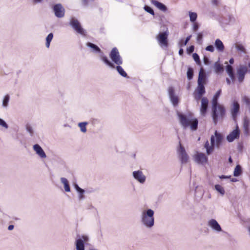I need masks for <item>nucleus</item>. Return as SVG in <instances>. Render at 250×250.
I'll use <instances>...</instances> for the list:
<instances>
[{
	"mask_svg": "<svg viewBox=\"0 0 250 250\" xmlns=\"http://www.w3.org/2000/svg\"><path fill=\"white\" fill-rule=\"evenodd\" d=\"M242 170L241 167L238 165L236 166L233 171V175L235 177L239 176L242 173Z\"/></svg>",
	"mask_w": 250,
	"mask_h": 250,
	"instance_id": "2f4dec72",
	"label": "nucleus"
},
{
	"mask_svg": "<svg viewBox=\"0 0 250 250\" xmlns=\"http://www.w3.org/2000/svg\"><path fill=\"white\" fill-rule=\"evenodd\" d=\"M213 68L216 73L219 74L224 71V68L222 64H221L218 62H215L213 65Z\"/></svg>",
	"mask_w": 250,
	"mask_h": 250,
	"instance_id": "b1692460",
	"label": "nucleus"
},
{
	"mask_svg": "<svg viewBox=\"0 0 250 250\" xmlns=\"http://www.w3.org/2000/svg\"><path fill=\"white\" fill-rule=\"evenodd\" d=\"M205 93V88L203 83H198V86L193 93L195 100L198 101L202 99V96Z\"/></svg>",
	"mask_w": 250,
	"mask_h": 250,
	"instance_id": "0eeeda50",
	"label": "nucleus"
},
{
	"mask_svg": "<svg viewBox=\"0 0 250 250\" xmlns=\"http://www.w3.org/2000/svg\"><path fill=\"white\" fill-rule=\"evenodd\" d=\"M229 62L230 64H232L234 63V59L233 58H231L229 60Z\"/></svg>",
	"mask_w": 250,
	"mask_h": 250,
	"instance_id": "e2e57ef3",
	"label": "nucleus"
},
{
	"mask_svg": "<svg viewBox=\"0 0 250 250\" xmlns=\"http://www.w3.org/2000/svg\"><path fill=\"white\" fill-rule=\"evenodd\" d=\"M79 194V198L80 200H83L84 199V196L83 195L84 193L85 192L84 190L83 189V192H78Z\"/></svg>",
	"mask_w": 250,
	"mask_h": 250,
	"instance_id": "09e8293b",
	"label": "nucleus"
},
{
	"mask_svg": "<svg viewBox=\"0 0 250 250\" xmlns=\"http://www.w3.org/2000/svg\"><path fill=\"white\" fill-rule=\"evenodd\" d=\"M26 129L31 136H33L34 134V130L33 127L30 125H26Z\"/></svg>",
	"mask_w": 250,
	"mask_h": 250,
	"instance_id": "37998d69",
	"label": "nucleus"
},
{
	"mask_svg": "<svg viewBox=\"0 0 250 250\" xmlns=\"http://www.w3.org/2000/svg\"><path fill=\"white\" fill-rule=\"evenodd\" d=\"M183 53H184V50L182 48H180L179 50V54L180 55H182L183 54Z\"/></svg>",
	"mask_w": 250,
	"mask_h": 250,
	"instance_id": "13d9d810",
	"label": "nucleus"
},
{
	"mask_svg": "<svg viewBox=\"0 0 250 250\" xmlns=\"http://www.w3.org/2000/svg\"><path fill=\"white\" fill-rule=\"evenodd\" d=\"M10 98V95L8 94H6L3 97L2 103V106L3 108H7Z\"/></svg>",
	"mask_w": 250,
	"mask_h": 250,
	"instance_id": "7c9ffc66",
	"label": "nucleus"
},
{
	"mask_svg": "<svg viewBox=\"0 0 250 250\" xmlns=\"http://www.w3.org/2000/svg\"><path fill=\"white\" fill-rule=\"evenodd\" d=\"M195 161L200 164H204L207 163L208 158L204 153H197L194 156Z\"/></svg>",
	"mask_w": 250,
	"mask_h": 250,
	"instance_id": "2eb2a0df",
	"label": "nucleus"
},
{
	"mask_svg": "<svg viewBox=\"0 0 250 250\" xmlns=\"http://www.w3.org/2000/svg\"><path fill=\"white\" fill-rule=\"evenodd\" d=\"M144 8L146 12L149 13L152 15H154V11L150 7L147 5H145Z\"/></svg>",
	"mask_w": 250,
	"mask_h": 250,
	"instance_id": "79ce46f5",
	"label": "nucleus"
},
{
	"mask_svg": "<svg viewBox=\"0 0 250 250\" xmlns=\"http://www.w3.org/2000/svg\"><path fill=\"white\" fill-rule=\"evenodd\" d=\"M202 38H203V34L202 33H199L197 34V42L201 44L202 43Z\"/></svg>",
	"mask_w": 250,
	"mask_h": 250,
	"instance_id": "49530a36",
	"label": "nucleus"
},
{
	"mask_svg": "<svg viewBox=\"0 0 250 250\" xmlns=\"http://www.w3.org/2000/svg\"><path fill=\"white\" fill-rule=\"evenodd\" d=\"M83 4H85L87 3V0H83Z\"/></svg>",
	"mask_w": 250,
	"mask_h": 250,
	"instance_id": "774afa93",
	"label": "nucleus"
},
{
	"mask_svg": "<svg viewBox=\"0 0 250 250\" xmlns=\"http://www.w3.org/2000/svg\"><path fill=\"white\" fill-rule=\"evenodd\" d=\"M42 0H33L34 3H37L41 2Z\"/></svg>",
	"mask_w": 250,
	"mask_h": 250,
	"instance_id": "680f3d73",
	"label": "nucleus"
},
{
	"mask_svg": "<svg viewBox=\"0 0 250 250\" xmlns=\"http://www.w3.org/2000/svg\"><path fill=\"white\" fill-rule=\"evenodd\" d=\"M215 46L219 51L222 52L224 50V45L220 39H216L215 40Z\"/></svg>",
	"mask_w": 250,
	"mask_h": 250,
	"instance_id": "a878e982",
	"label": "nucleus"
},
{
	"mask_svg": "<svg viewBox=\"0 0 250 250\" xmlns=\"http://www.w3.org/2000/svg\"><path fill=\"white\" fill-rule=\"evenodd\" d=\"M192 57L197 64L200 63V58H199V55L197 54H196V53L193 54Z\"/></svg>",
	"mask_w": 250,
	"mask_h": 250,
	"instance_id": "c03bdc74",
	"label": "nucleus"
},
{
	"mask_svg": "<svg viewBox=\"0 0 250 250\" xmlns=\"http://www.w3.org/2000/svg\"><path fill=\"white\" fill-rule=\"evenodd\" d=\"M53 38V33H51L48 35L46 38V43L45 45L47 48H49L50 46V42H51Z\"/></svg>",
	"mask_w": 250,
	"mask_h": 250,
	"instance_id": "72a5a7b5",
	"label": "nucleus"
},
{
	"mask_svg": "<svg viewBox=\"0 0 250 250\" xmlns=\"http://www.w3.org/2000/svg\"><path fill=\"white\" fill-rule=\"evenodd\" d=\"M226 72L229 76L231 80L233 83L235 80V77L233 73L232 66L230 65H227L226 68Z\"/></svg>",
	"mask_w": 250,
	"mask_h": 250,
	"instance_id": "4be33fe9",
	"label": "nucleus"
},
{
	"mask_svg": "<svg viewBox=\"0 0 250 250\" xmlns=\"http://www.w3.org/2000/svg\"><path fill=\"white\" fill-rule=\"evenodd\" d=\"M242 102L245 104L246 107L250 104V98L247 96H242Z\"/></svg>",
	"mask_w": 250,
	"mask_h": 250,
	"instance_id": "c9c22d12",
	"label": "nucleus"
},
{
	"mask_svg": "<svg viewBox=\"0 0 250 250\" xmlns=\"http://www.w3.org/2000/svg\"><path fill=\"white\" fill-rule=\"evenodd\" d=\"M133 178L140 184H144L146 180V176L143 174L142 170H138L132 172Z\"/></svg>",
	"mask_w": 250,
	"mask_h": 250,
	"instance_id": "9d476101",
	"label": "nucleus"
},
{
	"mask_svg": "<svg viewBox=\"0 0 250 250\" xmlns=\"http://www.w3.org/2000/svg\"><path fill=\"white\" fill-rule=\"evenodd\" d=\"M208 226L210 227L213 230L219 232L222 231V229L220 225L215 219H212L208 221Z\"/></svg>",
	"mask_w": 250,
	"mask_h": 250,
	"instance_id": "f3484780",
	"label": "nucleus"
},
{
	"mask_svg": "<svg viewBox=\"0 0 250 250\" xmlns=\"http://www.w3.org/2000/svg\"><path fill=\"white\" fill-rule=\"evenodd\" d=\"M248 72V67L247 65L240 64L236 69V76L239 83H242Z\"/></svg>",
	"mask_w": 250,
	"mask_h": 250,
	"instance_id": "423d86ee",
	"label": "nucleus"
},
{
	"mask_svg": "<svg viewBox=\"0 0 250 250\" xmlns=\"http://www.w3.org/2000/svg\"><path fill=\"white\" fill-rule=\"evenodd\" d=\"M230 177V176H225V175H221L219 176L220 179H228Z\"/></svg>",
	"mask_w": 250,
	"mask_h": 250,
	"instance_id": "4d7b16f0",
	"label": "nucleus"
},
{
	"mask_svg": "<svg viewBox=\"0 0 250 250\" xmlns=\"http://www.w3.org/2000/svg\"><path fill=\"white\" fill-rule=\"evenodd\" d=\"M0 125L6 129L8 128V125L1 118H0Z\"/></svg>",
	"mask_w": 250,
	"mask_h": 250,
	"instance_id": "a18cd8bd",
	"label": "nucleus"
},
{
	"mask_svg": "<svg viewBox=\"0 0 250 250\" xmlns=\"http://www.w3.org/2000/svg\"><path fill=\"white\" fill-rule=\"evenodd\" d=\"M140 222L146 228L150 229L154 226V211L150 208L143 209L140 214Z\"/></svg>",
	"mask_w": 250,
	"mask_h": 250,
	"instance_id": "f257e3e1",
	"label": "nucleus"
},
{
	"mask_svg": "<svg viewBox=\"0 0 250 250\" xmlns=\"http://www.w3.org/2000/svg\"><path fill=\"white\" fill-rule=\"evenodd\" d=\"M55 16L58 18H62L64 15L65 10L61 4H57L53 7Z\"/></svg>",
	"mask_w": 250,
	"mask_h": 250,
	"instance_id": "f8f14e48",
	"label": "nucleus"
},
{
	"mask_svg": "<svg viewBox=\"0 0 250 250\" xmlns=\"http://www.w3.org/2000/svg\"><path fill=\"white\" fill-rule=\"evenodd\" d=\"M168 91L171 103L174 106H176L178 104V98L177 96L174 95L173 88L172 87H169Z\"/></svg>",
	"mask_w": 250,
	"mask_h": 250,
	"instance_id": "a211bd4d",
	"label": "nucleus"
},
{
	"mask_svg": "<svg viewBox=\"0 0 250 250\" xmlns=\"http://www.w3.org/2000/svg\"><path fill=\"white\" fill-rule=\"evenodd\" d=\"M101 59L106 65H107L110 67L112 68H115L114 64L110 62L106 57L104 56L103 54H102L101 55Z\"/></svg>",
	"mask_w": 250,
	"mask_h": 250,
	"instance_id": "cd10ccee",
	"label": "nucleus"
},
{
	"mask_svg": "<svg viewBox=\"0 0 250 250\" xmlns=\"http://www.w3.org/2000/svg\"><path fill=\"white\" fill-rule=\"evenodd\" d=\"M222 135L217 131H215L214 135H212L210 138L211 145H209L208 141H207L205 144L204 147L206 149L207 154L210 155L213 151L214 146L219 147L222 143Z\"/></svg>",
	"mask_w": 250,
	"mask_h": 250,
	"instance_id": "7ed1b4c3",
	"label": "nucleus"
},
{
	"mask_svg": "<svg viewBox=\"0 0 250 250\" xmlns=\"http://www.w3.org/2000/svg\"><path fill=\"white\" fill-rule=\"evenodd\" d=\"M215 189L220 193L222 195H224L225 194V190L224 188L219 185H216L215 186Z\"/></svg>",
	"mask_w": 250,
	"mask_h": 250,
	"instance_id": "4c0bfd02",
	"label": "nucleus"
},
{
	"mask_svg": "<svg viewBox=\"0 0 250 250\" xmlns=\"http://www.w3.org/2000/svg\"><path fill=\"white\" fill-rule=\"evenodd\" d=\"M226 82L229 85L231 83V80H229V78L226 79Z\"/></svg>",
	"mask_w": 250,
	"mask_h": 250,
	"instance_id": "052dcab7",
	"label": "nucleus"
},
{
	"mask_svg": "<svg viewBox=\"0 0 250 250\" xmlns=\"http://www.w3.org/2000/svg\"><path fill=\"white\" fill-rule=\"evenodd\" d=\"M151 3L155 6L158 9H159L160 10L163 11V12H166L167 10V6L164 5L163 3L155 0H151Z\"/></svg>",
	"mask_w": 250,
	"mask_h": 250,
	"instance_id": "412c9836",
	"label": "nucleus"
},
{
	"mask_svg": "<svg viewBox=\"0 0 250 250\" xmlns=\"http://www.w3.org/2000/svg\"><path fill=\"white\" fill-rule=\"evenodd\" d=\"M193 29L194 31H196L199 28V25L197 22H193Z\"/></svg>",
	"mask_w": 250,
	"mask_h": 250,
	"instance_id": "864d4df0",
	"label": "nucleus"
},
{
	"mask_svg": "<svg viewBox=\"0 0 250 250\" xmlns=\"http://www.w3.org/2000/svg\"><path fill=\"white\" fill-rule=\"evenodd\" d=\"M206 81V74L204 71L203 68H201L200 70L198 79V83H205Z\"/></svg>",
	"mask_w": 250,
	"mask_h": 250,
	"instance_id": "5701e85b",
	"label": "nucleus"
},
{
	"mask_svg": "<svg viewBox=\"0 0 250 250\" xmlns=\"http://www.w3.org/2000/svg\"><path fill=\"white\" fill-rule=\"evenodd\" d=\"M116 69L117 70V71L118 72V73L121 75L123 77H127V74L126 73H125V72L124 70V69H123V68L119 66V65H118V66H117L116 67Z\"/></svg>",
	"mask_w": 250,
	"mask_h": 250,
	"instance_id": "e433bc0d",
	"label": "nucleus"
},
{
	"mask_svg": "<svg viewBox=\"0 0 250 250\" xmlns=\"http://www.w3.org/2000/svg\"><path fill=\"white\" fill-rule=\"evenodd\" d=\"M231 181L232 182H235L237 181V180L236 178H232L231 179Z\"/></svg>",
	"mask_w": 250,
	"mask_h": 250,
	"instance_id": "69168bd1",
	"label": "nucleus"
},
{
	"mask_svg": "<svg viewBox=\"0 0 250 250\" xmlns=\"http://www.w3.org/2000/svg\"><path fill=\"white\" fill-rule=\"evenodd\" d=\"M180 123L183 128H186L190 127L192 130H196L197 129L198 121L196 118L193 117L191 114L188 115L180 113H178Z\"/></svg>",
	"mask_w": 250,
	"mask_h": 250,
	"instance_id": "f03ea898",
	"label": "nucleus"
},
{
	"mask_svg": "<svg viewBox=\"0 0 250 250\" xmlns=\"http://www.w3.org/2000/svg\"><path fill=\"white\" fill-rule=\"evenodd\" d=\"M235 47L238 51L243 53H246V49L243 45L241 44H236Z\"/></svg>",
	"mask_w": 250,
	"mask_h": 250,
	"instance_id": "ea45409f",
	"label": "nucleus"
},
{
	"mask_svg": "<svg viewBox=\"0 0 250 250\" xmlns=\"http://www.w3.org/2000/svg\"><path fill=\"white\" fill-rule=\"evenodd\" d=\"M177 153L179 158L182 164H187L189 159V157L184 147L182 145L180 141L179 142V146L177 148Z\"/></svg>",
	"mask_w": 250,
	"mask_h": 250,
	"instance_id": "39448f33",
	"label": "nucleus"
},
{
	"mask_svg": "<svg viewBox=\"0 0 250 250\" xmlns=\"http://www.w3.org/2000/svg\"><path fill=\"white\" fill-rule=\"evenodd\" d=\"M193 72L191 68H188L187 71V77L188 80H191L193 78Z\"/></svg>",
	"mask_w": 250,
	"mask_h": 250,
	"instance_id": "a19ab883",
	"label": "nucleus"
},
{
	"mask_svg": "<svg viewBox=\"0 0 250 250\" xmlns=\"http://www.w3.org/2000/svg\"><path fill=\"white\" fill-rule=\"evenodd\" d=\"M14 229V226L13 225H9L8 226V229L9 230H12Z\"/></svg>",
	"mask_w": 250,
	"mask_h": 250,
	"instance_id": "bf43d9fd",
	"label": "nucleus"
},
{
	"mask_svg": "<svg viewBox=\"0 0 250 250\" xmlns=\"http://www.w3.org/2000/svg\"><path fill=\"white\" fill-rule=\"evenodd\" d=\"M208 100L206 97H203L201 99V105L200 108V112L202 115H205L208 108Z\"/></svg>",
	"mask_w": 250,
	"mask_h": 250,
	"instance_id": "6ab92c4d",
	"label": "nucleus"
},
{
	"mask_svg": "<svg viewBox=\"0 0 250 250\" xmlns=\"http://www.w3.org/2000/svg\"><path fill=\"white\" fill-rule=\"evenodd\" d=\"M168 34L167 32L160 33L157 36V40L161 46L167 47L168 45L167 38Z\"/></svg>",
	"mask_w": 250,
	"mask_h": 250,
	"instance_id": "4468645a",
	"label": "nucleus"
},
{
	"mask_svg": "<svg viewBox=\"0 0 250 250\" xmlns=\"http://www.w3.org/2000/svg\"><path fill=\"white\" fill-rule=\"evenodd\" d=\"M211 3L213 5L217 6L219 3V0H211Z\"/></svg>",
	"mask_w": 250,
	"mask_h": 250,
	"instance_id": "5fc2aeb1",
	"label": "nucleus"
},
{
	"mask_svg": "<svg viewBox=\"0 0 250 250\" xmlns=\"http://www.w3.org/2000/svg\"><path fill=\"white\" fill-rule=\"evenodd\" d=\"M194 49V47L193 45L189 46L187 48V52L188 54L191 53L193 52Z\"/></svg>",
	"mask_w": 250,
	"mask_h": 250,
	"instance_id": "8fccbe9b",
	"label": "nucleus"
},
{
	"mask_svg": "<svg viewBox=\"0 0 250 250\" xmlns=\"http://www.w3.org/2000/svg\"><path fill=\"white\" fill-rule=\"evenodd\" d=\"M191 37V35L188 36L187 37L184 42H183V41H181L179 42V46L180 47H182L183 46H185L188 43V42L190 40V38Z\"/></svg>",
	"mask_w": 250,
	"mask_h": 250,
	"instance_id": "58836bf2",
	"label": "nucleus"
},
{
	"mask_svg": "<svg viewBox=\"0 0 250 250\" xmlns=\"http://www.w3.org/2000/svg\"><path fill=\"white\" fill-rule=\"evenodd\" d=\"M188 14H189L190 21L191 22H194L196 21L197 18V13L195 12L189 11Z\"/></svg>",
	"mask_w": 250,
	"mask_h": 250,
	"instance_id": "473e14b6",
	"label": "nucleus"
},
{
	"mask_svg": "<svg viewBox=\"0 0 250 250\" xmlns=\"http://www.w3.org/2000/svg\"><path fill=\"white\" fill-rule=\"evenodd\" d=\"M240 110V104L236 101H233L230 108V112L232 117L234 120H235Z\"/></svg>",
	"mask_w": 250,
	"mask_h": 250,
	"instance_id": "9b49d317",
	"label": "nucleus"
},
{
	"mask_svg": "<svg viewBox=\"0 0 250 250\" xmlns=\"http://www.w3.org/2000/svg\"><path fill=\"white\" fill-rule=\"evenodd\" d=\"M33 148L36 153L42 158H45L46 155L40 145L36 144L33 146Z\"/></svg>",
	"mask_w": 250,
	"mask_h": 250,
	"instance_id": "aec40b11",
	"label": "nucleus"
},
{
	"mask_svg": "<svg viewBox=\"0 0 250 250\" xmlns=\"http://www.w3.org/2000/svg\"><path fill=\"white\" fill-rule=\"evenodd\" d=\"M212 117L214 123L216 124L218 121L222 119L225 114V107L221 104L212 105Z\"/></svg>",
	"mask_w": 250,
	"mask_h": 250,
	"instance_id": "20e7f679",
	"label": "nucleus"
},
{
	"mask_svg": "<svg viewBox=\"0 0 250 250\" xmlns=\"http://www.w3.org/2000/svg\"><path fill=\"white\" fill-rule=\"evenodd\" d=\"M110 58L112 61L116 64L120 65L122 64V60L120 56L118 49L116 48H113L110 54Z\"/></svg>",
	"mask_w": 250,
	"mask_h": 250,
	"instance_id": "6e6552de",
	"label": "nucleus"
},
{
	"mask_svg": "<svg viewBox=\"0 0 250 250\" xmlns=\"http://www.w3.org/2000/svg\"><path fill=\"white\" fill-rule=\"evenodd\" d=\"M229 162L230 163H231L232 162V159H231V158L230 157L229 158Z\"/></svg>",
	"mask_w": 250,
	"mask_h": 250,
	"instance_id": "338daca9",
	"label": "nucleus"
},
{
	"mask_svg": "<svg viewBox=\"0 0 250 250\" xmlns=\"http://www.w3.org/2000/svg\"><path fill=\"white\" fill-rule=\"evenodd\" d=\"M221 93V90H218L215 94L214 95L212 100V105H215L217 104H218V98L220 96Z\"/></svg>",
	"mask_w": 250,
	"mask_h": 250,
	"instance_id": "c756f323",
	"label": "nucleus"
},
{
	"mask_svg": "<svg viewBox=\"0 0 250 250\" xmlns=\"http://www.w3.org/2000/svg\"><path fill=\"white\" fill-rule=\"evenodd\" d=\"M206 50L211 52H213L214 50V48L213 45H209L206 47Z\"/></svg>",
	"mask_w": 250,
	"mask_h": 250,
	"instance_id": "de8ad7c7",
	"label": "nucleus"
},
{
	"mask_svg": "<svg viewBox=\"0 0 250 250\" xmlns=\"http://www.w3.org/2000/svg\"><path fill=\"white\" fill-rule=\"evenodd\" d=\"M70 24L72 27L79 34L84 35L85 31L81 27L78 21L74 18H72L70 21Z\"/></svg>",
	"mask_w": 250,
	"mask_h": 250,
	"instance_id": "1a4fd4ad",
	"label": "nucleus"
},
{
	"mask_svg": "<svg viewBox=\"0 0 250 250\" xmlns=\"http://www.w3.org/2000/svg\"><path fill=\"white\" fill-rule=\"evenodd\" d=\"M88 123L86 122H81L78 124V126L80 128V130L82 132L85 133L86 132V125Z\"/></svg>",
	"mask_w": 250,
	"mask_h": 250,
	"instance_id": "f704fd0d",
	"label": "nucleus"
},
{
	"mask_svg": "<svg viewBox=\"0 0 250 250\" xmlns=\"http://www.w3.org/2000/svg\"><path fill=\"white\" fill-rule=\"evenodd\" d=\"M62 183L64 185V190L66 192H70V188L67 179L64 177L61 178Z\"/></svg>",
	"mask_w": 250,
	"mask_h": 250,
	"instance_id": "bb28decb",
	"label": "nucleus"
},
{
	"mask_svg": "<svg viewBox=\"0 0 250 250\" xmlns=\"http://www.w3.org/2000/svg\"><path fill=\"white\" fill-rule=\"evenodd\" d=\"M239 136L240 130L237 125L236 128L227 136V140L229 142H232L235 139L239 138Z\"/></svg>",
	"mask_w": 250,
	"mask_h": 250,
	"instance_id": "ddd939ff",
	"label": "nucleus"
},
{
	"mask_svg": "<svg viewBox=\"0 0 250 250\" xmlns=\"http://www.w3.org/2000/svg\"><path fill=\"white\" fill-rule=\"evenodd\" d=\"M87 46L91 48L92 50V51L95 53H101V51L100 48L96 45L95 44L91 43V42H88L87 43Z\"/></svg>",
	"mask_w": 250,
	"mask_h": 250,
	"instance_id": "c85d7f7f",
	"label": "nucleus"
},
{
	"mask_svg": "<svg viewBox=\"0 0 250 250\" xmlns=\"http://www.w3.org/2000/svg\"><path fill=\"white\" fill-rule=\"evenodd\" d=\"M77 239H81L83 240V243L87 242L88 240V238L86 236L83 235L81 238H78Z\"/></svg>",
	"mask_w": 250,
	"mask_h": 250,
	"instance_id": "603ef678",
	"label": "nucleus"
},
{
	"mask_svg": "<svg viewBox=\"0 0 250 250\" xmlns=\"http://www.w3.org/2000/svg\"><path fill=\"white\" fill-rule=\"evenodd\" d=\"M204 62L205 64H207V65L208 64L209 62V59L207 57H204Z\"/></svg>",
	"mask_w": 250,
	"mask_h": 250,
	"instance_id": "6e6d98bb",
	"label": "nucleus"
},
{
	"mask_svg": "<svg viewBox=\"0 0 250 250\" xmlns=\"http://www.w3.org/2000/svg\"><path fill=\"white\" fill-rule=\"evenodd\" d=\"M75 246L76 250H84V244L83 240L81 239H76L75 241Z\"/></svg>",
	"mask_w": 250,
	"mask_h": 250,
	"instance_id": "393cba45",
	"label": "nucleus"
},
{
	"mask_svg": "<svg viewBox=\"0 0 250 250\" xmlns=\"http://www.w3.org/2000/svg\"><path fill=\"white\" fill-rule=\"evenodd\" d=\"M243 129L244 135L246 136L250 135V119L245 117L243 122Z\"/></svg>",
	"mask_w": 250,
	"mask_h": 250,
	"instance_id": "dca6fc26",
	"label": "nucleus"
},
{
	"mask_svg": "<svg viewBox=\"0 0 250 250\" xmlns=\"http://www.w3.org/2000/svg\"><path fill=\"white\" fill-rule=\"evenodd\" d=\"M247 110H248L249 114H250V105H248L246 107Z\"/></svg>",
	"mask_w": 250,
	"mask_h": 250,
	"instance_id": "0e129e2a",
	"label": "nucleus"
},
{
	"mask_svg": "<svg viewBox=\"0 0 250 250\" xmlns=\"http://www.w3.org/2000/svg\"><path fill=\"white\" fill-rule=\"evenodd\" d=\"M74 187L77 192H83V189L80 188L77 184H75Z\"/></svg>",
	"mask_w": 250,
	"mask_h": 250,
	"instance_id": "3c124183",
	"label": "nucleus"
}]
</instances>
